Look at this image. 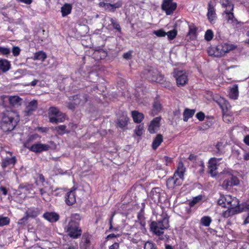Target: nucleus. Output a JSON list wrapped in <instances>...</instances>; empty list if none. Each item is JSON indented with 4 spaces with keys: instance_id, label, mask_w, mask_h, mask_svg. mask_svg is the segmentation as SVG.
Here are the masks:
<instances>
[{
    "instance_id": "e433bc0d",
    "label": "nucleus",
    "mask_w": 249,
    "mask_h": 249,
    "mask_svg": "<svg viewBox=\"0 0 249 249\" xmlns=\"http://www.w3.org/2000/svg\"><path fill=\"white\" fill-rule=\"evenodd\" d=\"M46 57V54L44 52L42 51H39L36 53L34 54L33 59L35 60H38L44 61Z\"/></svg>"
},
{
    "instance_id": "1a4fd4ad",
    "label": "nucleus",
    "mask_w": 249,
    "mask_h": 249,
    "mask_svg": "<svg viewBox=\"0 0 249 249\" xmlns=\"http://www.w3.org/2000/svg\"><path fill=\"white\" fill-rule=\"evenodd\" d=\"M142 74V77L147 79L151 82L160 83L163 80V76L156 69L154 68L145 70Z\"/></svg>"
},
{
    "instance_id": "ea45409f",
    "label": "nucleus",
    "mask_w": 249,
    "mask_h": 249,
    "mask_svg": "<svg viewBox=\"0 0 249 249\" xmlns=\"http://www.w3.org/2000/svg\"><path fill=\"white\" fill-rule=\"evenodd\" d=\"M203 198L202 195H198L196 197H193V199L189 201V205L191 207H194L196 204L200 202Z\"/></svg>"
},
{
    "instance_id": "8fccbe9b",
    "label": "nucleus",
    "mask_w": 249,
    "mask_h": 249,
    "mask_svg": "<svg viewBox=\"0 0 249 249\" xmlns=\"http://www.w3.org/2000/svg\"><path fill=\"white\" fill-rule=\"evenodd\" d=\"M215 147L217 150L216 152L217 154L220 155L223 153L224 148L223 142H218L215 145Z\"/></svg>"
},
{
    "instance_id": "a19ab883",
    "label": "nucleus",
    "mask_w": 249,
    "mask_h": 249,
    "mask_svg": "<svg viewBox=\"0 0 249 249\" xmlns=\"http://www.w3.org/2000/svg\"><path fill=\"white\" fill-rule=\"evenodd\" d=\"M53 129L60 135H62L67 132L66 126L65 125H60L58 126L55 127Z\"/></svg>"
},
{
    "instance_id": "774afa93",
    "label": "nucleus",
    "mask_w": 249,
    "mask_h": 249,
    "mask_svg": "<svg viewBox=\"0 0 249 249\" xmlns=\"http://www.w3.org/2000/svg\"><path fill=\"white\" fill-rule=\"evenodd\" d=\"M243 158L246 160H249V153H245L244 154Z\"/></svg>"
},
{
    "instance_id": "ddd939ff",
    "label": "nucleus",
    "mask_w": 249,
    "mask_h": 249,
    "mask_svg": "<svg viewBox=\"0 0 249 249\" xmlns=\"http://www.w3.org/2000/svg\"><path fill=\"white\" fill-rule=\"evenodd\" d=\"M221 159L212 158L209 160V173L213 177H215L217 175V162L218 160H220Z\"/></svg>"
},
{
    "instance_id": "603ef678",
    "label": "nucleus",
    "mask_w": 249,
    "mask_h": 249,
    "mask_svg": "<svg viewBox=\"0 0 249 249\" xmlns=\"http://www.w3.org/2000/svg\"><path fill=\"white\" fill-rule=\"evenodd\" d=\"M110 21L111 23V24L112 25L113 28L118 31L119 32H121V28L120 26V25L116 22L112 18H110Z\"/></svg>"
},
{
    "instance_id": "4be33fe9",
    "label": "nucleus",
    "mask_w": 249,
    "mask_h": 249,
    "mask_svg": "<svg viewBox=\"0 0 249 249\" xmlns=\"http://www.w3.org/2000/svg\"><path fill=\"white\" fill-rule=\"evenodd\" d=\"M160 188H155L152 189L150 193V198L156 203L160 201Z\"/></svg>"
},
{
    "instance_id": "0e129e2a",
    "label": "nucleus",
    "mask_w": 249,
    "mask_h": 249,
    "mask_svg": "<svg viewBox=\"0 0 249 249\" xmlns=\"http://www.w3.org/2000/svg\"><path fill=\"white\" fill-rule=\"evenodd\" d=\"M115 215V213H112L110 219H109V229L111 230V229H113V226H112V222H113V216H114Z\"/></svg>"
},
{
    "instance_id": "e2e57ef3",
    "label": "nucleus",
    "mask_w": 249,
    "mask_h": 249,
    "mask_svg": "<svg viewBox=\"0 0 249 249\" xmlns=\"http://www.w3.org/2000/svg\"><path fill=\"white\" fill-rule=\"evenodd\" d=\"M0 191L2 192L4 196H6L7 194V190L5 187L3 186L0 187Z\"/></svg>"
},
{
    "instance_id": "f704fd0d",
    "label": "nucleus",
    "mask_w": 249,
    "mask_h": 249,
    "mask_svg": "<svg viewBox=\"0 0 249 249\" xmlns=\"http://www.w3.org/2000/svg\"><path fill=\"white\" fill-rule=\"evenodd\" d=\"M21 98L18 96H11L9 98L11 105L14 107H18L21 104Z\"/></svg>"
},
{
    "instance_id": "c85d7f7f",
    "label": "nucleus",
    "mask_w": 249,
    "mask_h": 249,
    "mask_svg": "<svg viewBox=\"0 0 249 249\" xmlns=\"http://www.w3.org/2000/svg\"><path fill=\"white\" fill-rule=\"evenodd\" d=\"M229 96L231 99H237L238 97V86L234 85L231 87L229 90Z\"/></svg>"
},
{
    "instance_id": "412c9836",
    "label": "nucleus",
    "mask_w": 249,
    "mask_h": 249,
    "mask_svg": "<svg viewBox=\"0 0 249 249\" xmlns=\"http://www.w3.org/2000/svg\"><path fill=\"white\" fill-rule=\"evenodd\" d=\"M37 107V102L36 100H33L30 102L26 107L24 112L25 115L29 116L33 111H35Z\"/></svg>"
},
{
    "instance_id": "9d476101",
    "label": "nucleus",
    "mask_w": 249,
    "mask_h": 249,
    "mask_svg": "<svg viewBox=\"0 0 249 249\" xmlns=\"http://www.w3.org/2000/svg\"><path fill=\"white\" fill-rule=\"evenodd\" d=\"M178 87L185 86L188 81V76L185 71L175 69L173 73Z\"/></svg>"
},
{
    "instance_id": "a18cd8bd",
    "label": "nucleus",
    "mask_w": 249,
    "mask_h": 249,
    "mask_svg": "<svg viewBox=\"0 0 249 249\" xmlns=\"http://www.w3.org/2000/svg\"><path fill=\"white\" fill-rule=\"evenodd\" d=\"M143 132V125L140 124L136 127L135 132L137 136H141Z\"/></svg>"
},
{
    "instance_id": "6ab92c4d",
    "label": "nucleus",
    "mask_w": 249,
    "mask_h": 249,
    "mask_svg": "<svg viewBox=\"0 0 249 249\" xmlns=\"http://www.w3.org/2000/svg\"><path fill=\"white\" fill-rule=\"evenodd\" d=\"M73 100L74 105L82 106L88 101V96L86 94L76 95L73 96Z\"/></svg>"
},
{
    "instance_id": "5701e85b",
    "label": "nucleus",
    "mask_w": 249,
    "mask_h": 249,
    "mask_svg": "<svg viewBox=\"0 0 249 249\" xmlns=\"http://www.w3.org/2000/svg\"><path fill=\"white\" fill-rule=\"evenodd\" d=\"M225 13L226 14L225 18L228 23L231 24L232 26L238 24V21L234 17L232 11H228L227 12H225Z\"/></svg>"
},
{
    "instance_id": "680f3d73",
    "label": "nucleus",
    "mask_w": 249,
    "mask_h": 249,
    "mask_svg": "<svg viewBox=\"0 0 249 249\" xmlns=\"http://www.w3.org/2000/svg\"><path fill=\"white\" fill-rule=\"evenodd\" d=\"M39 82V81L38 80H36V79H35L33 81H32L31 82H30V83L28 84L27 85V86H32V87H35V86L36 85L37 83Z\"/></svg>"
},
{
    "instance_id": "c03bdc74",
    "label": "nucleus",
    "mask_w": 249,
    "mask_h": 249,
    "mask_svg": "<svg viewBox=\"0 0 249 249\" xmlns=\"http://www.w3.org/2000/svg\"><path fill=\"white\" fill-rule=\"evenodd\" d=\"M128 121V118L125 117L124 119H119L118 121V124L120 127L123 128L127 124Z\"/></svg>"
},
{
    "instance_id": "bb28decb",
    "label": "nucleus",
    "mask_w": 249,
    "mask_h": 249,
    "mask_svg": "<svg viewBox=\"0 0 249 249\" xmlns=\"http://www.w3.org/2000/svg\"><path fill=\"white\" fill-rule=\"evenodd\" d=\"M241 210L240 212H247V215L245 216L244 215V217H245V220L243 222L244 225H246L247 224L249 223V204L245 203L241 205V207H240Z\"/></svg>"
},
{
    "instance_id": "f257e3e1",
    "label": "nucleus",
    "mask_w": 249,
    "mask_h": 249,
    "mask_svg": "<svg viewBox=\"0 0 249 249\" xmlns=\"http://www.w3.org/2000/svg\"><path fill=\"white\" fill-rule=\"evenodd\" d=\"M81 216L79 214L74 213L71 215L68 223L64 228L67 234L73 239H77L82 234V230L79 227Z\"/></svg>"
},
{
    "instance_id": "de8ad7c7",
    "label": "nucleus",
    "mask_w": 249,
    "mask_h": 249,
    "mask_svg": "<svg viewBox=\"0 0 249 249\" xmlns=\"http://www.w3.org/2000/svg\"><path fill=\"white\" fill-rule=\"evenodd\" d=\"M138 218L139 220L138 222L141 227L144 228L145 226V221L143 215L142 214L139 213L138 215Z\"/></svg>"
},
{
    "instance_id": "c756f323",
    "label": "nucleus",
    "mask_w": 249,
    "mask_h": 249,
    "mask_svg": "<svg viewBox=\"0 0 249 249\" xmlns=\"http://www.w3.org/2000/svg\"><path fill=\"white\" fill-rule=\"evenodd\" d=\"M72 6L69 3H65L61 8L62 16L66 17L70 14L71 12Z\"/></svg>"
},
{
    "instance_id": "49530a36",
    "label": "nucleus",
    "mask_w": 249,
    "mask_h": 249,
    "mask_svg": "<svg viewBox=\"0 0 249 249\" xmlns=\"http://www.w3.org/2000/svg\"><path fill=\"white\" fill-rule=\"evenodd\" d=\"M10 219L7 217H0V227L9 224Z\"/></svg>"
},
{
    "instance_id": "5fc2aeb1",
    "label": "nucleus",
    "mask_w": 249,
    "mask_h": 249,
    "mask_svg": "<svg viewBox=\"0 0 249 249\" xmlns=\"http://www.w3.org/2000/svg\"><path fill=\"white\" fill-rule=\"evenodd\" d=\"M144 249H157L155 245L151 242L147 241L144 244Z\"/></svg>"
},
{
    "instance_id": "052dcab7",
    "label": "nucleus",
    "mask_w": 249,
    "mask_h": 249,
    "mask_svg": "<svg viewBox=\"0 0 249 249\" xmlns=\"http://www.w3.org/2000/svg\"><path fill=\"white\" fill-rule=\"evenodd\" d=\"M200 169L199 170V173L201 174V173H203L204 170V167H205L204 163L203 161H200Z\"/></svg>"
},
{
    "instance_id": "6e6d98bb",
    "label": "nucleus",
    "mask_w": 249,
    "mask_h": 249,
    "mask_svg": "<svg viewBox=\"0 0 249 249\" xmlns=\"http://www.w3.org/2000/svg\"><path fill=\"white\" fill-rule=\"evenodd\" d=\"M162 160L165 161V164L166 166H168L172 161V159L167 156H164L162 158Z\"/></svg>"
},
{
    "instance_id": "f03ea898",
    "label": "nucleus",
    "mask_w": 249,
    "mask_h": 249,
    "mask_svg": "<svg viewBox=\"0 0 249 249\" xmlns=\"http://www.w3.org/2000/svg\"><path fill=\"white\" fill-rule=\"evenodd\" d=\"M186 168L182 162L178 164L177 170L174 176L169 178L166 181V185L169 188H174L182 184L184 180V173Z\"/></svg>"
},
{
    "instance_id": "b1692460",
    "label": "nucleus",
    "mask_w": 249,
    "mask_h": 249,
    "mask_svg": "<svg viewBox=\"0 0 249 249\" xmlns=\"http://www.w3.org/2000/svg\"><path fill=\"white\" fill-rule=\"evenodd\" d=\"M11 69L10 61L5 59H0V71L5 73Z\"/></svg>"
},
{
    "instance_id": "7c9ffc66",
    "label": "nucleus",
    "mask_w": 249,
    "mask_h": 249,
    "mask_svg": "<svg viewBox=\"0 0 249 249\" xmlns=\"http://www.w3.org/2000/svg\"><path fill=\"white\" fill-rule=\"evenodd\" d=\"M163 141V137L161 134H158L153 140L152 142V148L153 149H156Z\"/></svg>"
},
{
    "instance_id": "9b49d317",
    "label": "nucleus",
    "mask_w": 249,
    "mask_h": 249,
    "mask_svg": "<svg viewBox=\"0 0 249 249\" xmlns=\"http://www.w3.org/2000/svg\"><path fill=\"white\" fill-rule=\"evenodd\" d=\"M177 4L173 0H163L161 9L165 12L167 15L173 14L177 8Z\"/></svg>"
},
{
    "instance_id": "0eeeda50",
    "label": "nucleus",
    "mask_w": 249,
    "mask_h": 249,
    "mask_svg": "<svg viewBox=\"0 0 249 249\" xmlns=\"http://www.w3.org/2000/svg\"><path fill=\"white\" fill-rule=\"evenodd\" d=\"M217 203L219 205L224 208L236 207L239 206L238 199L231 195H221L218 198Z\"/></svg>"
},
{
    "instance_id": "423d86ee",
    "label": "nucleus",
    "mask_w": 249,
    "mask_h": 249,
    "mask_svg": "<svg viewBox=\"0 0 249 249\" xmlns=\"http://www.w3.org/2000/svg\"><path fill=\"white\" fill-rule=\"evenodd\" d=\"M169 227L168 218L164 215L157 221H153L150 224V229L153 233L157 235H160L163 233V231Z\"/></svg>"
},
{
    "instance_id": "4c0bfd02",
    "label": "nucleus",
    "mask_w": 249,
    "mask_h": 249,
    "mask_svg": "<svg viewBox=\"0 0 249 249\" xmlns=\"http://www.w3.org/2000/svg\"><path fill=\"white\" fill-rule=\"evenodd\" d=\"M212 221V218L209 216H203L200 220V224L205 227H208Z\"/></svg>"
},
{
    "instance_id": "393cba45",
    "label": "nucleus",
    "mask_w": 249,
    "mask_h": 249,
    "mask_svg": "<svg viewBox=\"0 0 249 249\" xmlns=\"http://www.w3.org/2000/svg\"><path fill=\"white\" fill-rule=\"evenodd\" d=\"M207 17L211 23H213L216 18L214 9L210 4H209Z\"/></svg>"
},
{
    "instance_id": "864d4df0",
    "label": "nucleus",
    "mask_w": 249,
    "mask_h": 249,
    "mask_svg": "<svg viewBox=\"0 0 249 249\" xmlns=\"http://www.w3.org/2000/svg\"><path fill=\"white\" fill-rule=\"evenodd\" d=\"M21 50L18 46H14L12 49V52L14 56H18L19 55Z\"/></svg>"
},
{
    "instance_id": "13d9d810",
    "label": "nucleus",
    "mask_w": 249,
    "mask_h": 249,
    "mask_svg": "<svg viewBox=\"0 0 249 249\" xmlns=\"http://www.w3.org/2000/svg\"><path fill=\"white\" fill-rule=\"evenodd\" d=\"M196 117L199 120V121H203L205 118V115L202 112H199L197 113L196 115Z\"/></svg>"
},
{
    "instance_id": "79ce46f5",
    "label": "nucleus",
    "mask_w": 249,
    "mask_h": 249,
    "mask_svg": "<svg viewBox=\"0 0 249 249\" xmlns=\"http://www.w3.org/2000/svg\"><path fill=\"white\" fill-rule=\"evenodd\" d=\"M177 34L178 32L176 29L166 32V35L167 36L168 39L170 40L174 39L177 36Z\"/></svg>"
},
{
    "instance_id": "72a5a7b5",
    "label": "nucleus",
    "mask_w": 249,
    "mask_h": 249,
    "mask_svg": "<svg viewBox=\"0 0 249 249\" xmlns=\"http://www.w3.org/2000/svg\"><path fill=\"white\" fill-rule=\"evenodd\" d=\"M107 4L108 5L106 6L105 9L109 11L114 12L116 8H120L122 6V2L119 1L114 4L107 3Z\"/></svg>"
},
{
    "instance_id": "39448f33",
    "label": "nucleus",
    "mask_w": 249,
    "mask_h": 249,
    "mask_svg": "<svg viewBox=\"0 0 249 249\" xmlns=\"http://www.w3.org/2000/svg\"><path fill=\"white\" fill-rule=\"evenodd\" d=\"M19 120L18 116L15 111H6L3 113L1 123L7 127V130L14 129Z\"/></svg>"
},
{
    "instance_id": "bf43d9fd",
    "label": "nucleus",
    "mask_w": 249,
    "mask_h": 249,
    "mask_svg": "<svg viewBox=\"0 0 249 249\" xmlns=\"http://www.w3.org/2000/svg\"><path fill=\"white\" fill-rule=\"evenodd\" d=\"M109 249H119V244L118 243H114L113 244L109 246Z\"/></svg>"
},
{
    "instance_id": "dca6fc26",
    "label": "nucleus",
    "mask_w": 249,
    "mask_h": 249,
    "mask_svg": "<svg viewBox=\"0 0 249 249\" xmlns=\"http://www.w3.org/2000/svg\"><path fill=\"white\" fill-rule=\"evenodd\" d=\"M160 117L155 118L150 123L148 127V130L151 134L155 133L160 127Z\"/></svg>"
},
{
    "instance_id": "473e14b6",
    "label": "nucleus",
    "mask_w": 249,
    "mask_h": 249,
    "mask_svg": "<svg viewBox=\"0 0 249 249\" xmlns=\"http://www.w3.org/2000/svg\"><path fill=\"white\" fill-rule=\"evenodd\" d=\"M161 109V105L160 103L158 100H155L153 103V109L151 111V114L154 116L160 112Z\"/></svg>"
},
{
    "instance_id": "4468645a",
    "label": "nucleus",
    "mask_w": 249,
    "mask_h": 249,
    "mask_svg": "<svg viewBox=\"0 0 249 249\" xmlns=\"http://www.w3.org/2000/svg\"><path fill=\"white\" fill-rule=\"evenodd\" d=\"M50 148V146L46 144L36 143L32 145L29 149L35 153H40L43 151H47Z\"/></svg>"
},
{
    "instance_id": "37998d69",
    "label": "nucleus",
    "mask_w": 249,
    "mask_h": 249,
    "mask_svg": "<svg viewBox=\"0 0 249 249\" xmlns=\"http://www.w3.org/2000/svg\"><path fill=\"white\" fill-rule=\"evenodd\" d=\"M213 37V31L211 30H208L206 31L205 34V39L207 41H210L211 40Z\"/></svg>"
},
{
    "instance_id": "69168bd1",
    "label": "nucleus",
    "mask_w": 249,
    "mask_h": 249,
    "mask_svg": "<svg viewBox=\"0 0 249 249\" xmlns=\"http://www.w3.org/2000/svg\"><path fill=\"white\" fill-rule=\"evenodd\" d=\"M131 56V53L129 52L126 53L124 54L123 57L124 58L129 59L130 58Z\"/></svg>"
},
{
    "instance_id": "a211bd4d",
    "label": "nucleus",
    "mask_w": 249,
    "mask_h": 249,
    "mask_svg": "<svg viewBox=\"0 0 249 249\" xmlns=\"http://www.w3.org/2000/svg\"><path fill=\"white\" fill-rule=\"evenodd\" d=\"M58 190H59V188H56L53 190L52 186L49 188H48L47 187H44L43 188L39 189V192L40 195L42 196L43 199L46 200V198L48 197H46V196H50L53 192L56 191Z\"/></svg>"
},
{
    "instance_id": "3c124183",
    "label": "nucleus",
    "mask_w": 249,
    "mask_h": 249,
    "mask_svg": "<svg viewBox=\"0 0 249 249\" xmlns=\"http://www.w3.org/2000/svg\"><path fill=\"white\" fill-rule=\"evenodd\" d=\"M11 50L9 48L0 47V53L3 55H7L10 54Z\"/></svg>"
},
{
    "instance_id": "a878e982",
    "label": "nucleus",
    "mask_w": 249,
    "mask_h": 249,
    "mask_svg": "<svg viewBox=\"0 0 249 249\" xmlns=\"http://www.w3.org/2000/svg\"><path fill=\"white\" fill-rule=\"evenodd\" d=\"M220 2L222 7L226 9L224 12L233 11L234 8L233 4L229 0H220Z\"/></svg>"
},
{
    "instance_id": "2f4dec72",
    "label": "nucleus",
    "mask_w": 249,
    "mask_h": 249,
    "mask_svg": "<svg viewBox=\"0 0 249 249\" xmlns=\"http://www.w3.org/2000/svg\"><path fill=\"white\" fill-rule=\"evenodd\" d=\"M16 162V159L15 157L7 158L2 161L1 166L3 169H4L11 164L14 165Z\"/></svg>"
},
{
    "instance_id": "c9c22d12",
    "label": "nucleus",
    "mask_w": 249,
    "mask_h": 249,
    "mask_svg": "<svg viewBox=\"0 0 249 249\" xmlns=\"http://www.w3.org/2000/svg\"><path fill=\"white\" fill-rule=\"evenodd\" d=\"M195 110L186 108L183 113V120L187 122L189 118L192 117L195 114Z\"/></svg>"
},
{
    "instance_id": "f3484780",
    "label": "nucleus",
    "mask_w": 249,
    "mask_h": 249,
    "mask_svg": "<svg viewBox=\"0 0 249 249\" xmlns=\"http://www.w3.org/2000/svg\"><path fill=\"white\" fill-rule=\"evenodd\" d=\"M74 190L75 189H73L68 192L65 196L66 203L69 206L72 205L76 202V197Z\"/></svg>"
},
{
    "instance_id": "4d7b16f0",
    "label": "nucleus",
    "mask_w": 249,
    "mask_h": 249,
    "mask_svg": "<svg viewBox=\"0 0 249 249\" xmlns=\"http://www.w3.org/2000/svg\"><path fill=\"white\" fill-rule=\"evenodd\" d=\"M33 188V186L32 185H26V186L25 187L24 190L28 192L30 194L34 195V194H35V192H32Z\"/></svg>"
},
{
    "instance_id": "f8f14e48",
    "label": "nucleus",
    "mask_w": 249,
    "mask_h": 249,
    "mask_svg": "<svg viewBox=\"0 0 249 249\" xmlns=\"http://www.w3.org/2000/svg\"><path fill=\"white\" fill-rule=\"evenodd\" d=\"M39 214V211L37 208H28L25 213V216L19 220L18 224H24L27 223L28 218H35Z\"/></svg>"
},
{
    "instance_id": "6e6552de",
    "label": "nucleus",
    "mask_w": 249,
    "mask_h": 249,
    "mask_svg": "<svg viewBox=\"0 0 249 249\" xmlns=\"http://www.w3.org/2000/svg\"><path fill=\"white\" fill-rule=\"evenodd\" d=\"M48 117L49 121L53 124L62 123L66 119L65 115L60 112L57 107H54L49 108Z\"/></svg>"
},
{
    "instance_id": "20e7f679",
    "label": "nucleus",
    "mask_w": 249,
    "mask_h": 249,
    "mask_svg": "<svg viewBox=\"0 0 249 249\" xmlns=\"http://www.w3.org/2000/svg\"><path fill=\"white\" fill-rule=\"evenodd\" d=\"M236 46L228 42L219 43L215 48L209 51L210 55H213L217 57L224 56L226 53L234 50Z\"/></svg>"
},
{
    "instance_id": "7ed1b4c3",
    "label": "nucleus",
    "mask_w": 249,
    "mask_h": 249,
    "mask_svg": "<svg viewBox=\"0 0 249 249\" xmlns=\"http://www.w3.org/2000/svg\"><path fill=\"white\" fill-rule=\"evenodd\" d=\"M217 178L220 179H223L222 187L226 190L229 189L233 186L237 185L239 182L238 178L227 169L219 174Z\"/></svg>"
},
{
    "instance_id": "cd10ccee",
    "label": "nucleus",
    "mask_w": 249,
    "mask_h": 249,
    "mask_svg": "<svg viewBox=\"0 0 249 249\" xmlns=\"http://www.w3.org/2000/svg\"><path fill=\"white\" fill-rule=\"evenodd\" d=\"M131 114L134 122L136 123H141L144 118L143 114L138 111H132L131 112Z\"/></svg>"
},
{
    "instance_id": "2eb2a0df",
    "label": "nucleus",
    "mask_w": 249,
    "mask_h": 249,
    "mask_svg": "<svg viewBox=\"0 0 249 249\" xmlns=\"http://www.w3.org/2000/svg\"><path fill=\"white\" fill-rule=\"evenodd\" d=\"M43 217L51 223L56 222L59 219V215L55 212H46L43 214Z\"/></svg>"
},
{
    "instance_id": "338daca9",
    "label": "nucleus",
    "mask_w": 249,
    "mask_h": 249,
    "mask_svg": "<svg viewBox=\"0 0 249 249\" xmlns=\"http://www.w3.org/2000/svg\"><path fill=\"white\" fill-rule=\"evenodd\" d=\"M244 142L248 145H249V135L246 136L244 139Z\"/></svg>"
},
{
    "instance_id": "58836bf2",
    "label": "nucleus",
    "mask_w": 249,
    "mask_h": 249,
    "mask_svg": "<svg viewBox=\"0 0 249 249\" xmlns=\"http://www.w3.org/2000/svg\"><path fill=\"white\" fill-rule=\"evenodd\" d=\"M189 32L188 33V35L190 36V37H195L196 36V28L194 25V24H191L189 25Z\"/></svg>"
},
{
    "instance_id": "09e8293b",
    "label": "nucleus",
    "mask_w": 249,
    "mask_h": 249,
    "mask_svg": "<svg viewBox=\"0 0 249 249\" xmlns=\"http://www.w3.org/2000/svg\"><path fill=\"white\" fill-rule=\"evenodd\" d=\"M153 34L158 37H163L166 36V32L163 29H160L154 31Z\"/></svg>"
},
{
    "instance_id": "aec40b11",
    "label": "nucleus",
    "mask_w": 249,
    "mask_h": 249,
    "mask_svg": "<svg viewBox=\"0 0 249 249\" xmlns=\"http://www.w3.org/2000/svg\"><path fill=\"white\" fill-rule=\"evenodd\" d=\"M241 205L236 207L227 208L228 209L223 213V216L225 218H228L232 215L240 213Z\"/></svg>"
}]
</instances>
